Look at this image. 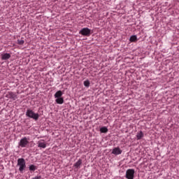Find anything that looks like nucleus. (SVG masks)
I'll list each match as a JSON object with an SVG mask.
<instances>
[{
  "instance_id": "f257e3e1",
  "label": "nucleus",
  "mask_w": 179,
  "mask_h": 179,
  "mask_svg": "<svg viewBox=\"0 0 179 179\" xmlns=\"http://www.w3.org/2000/svg\"><path fill=\"white\" fill-rule=\"evenodd\" d=\"M26 115L27 117H29V118H32L33 120H35V121H37V120H38V117H40L38 113H34V111H33V110L31 109H28L27 110Z\"/></svg>"
},
{
  "instance_id": "f03ea898",
  "label": "nucleus",
  "mask_w": 179,
  "mask_h": 179,
  "mask_svg": "<svg viewBox=\"0 0 179 179\" xmlns=\"http://www.w3.org/2000/svg\"><path fill=\"white\" fill-rule=\"evenodd\" d=\"M17 166H19V171L23 173V171L26 169V161L23 158H19L17 159Z\"/></svg>"
},
{
  "instance_id": "7ed1b4c3",
  "label": "nucleus",
  "mask_w": 179,
  "mask_h": 179,
  "mask_svg": "<svg viewBox=\"0 0 179 179\" xmlns=\"http://www.w3.org/2000/svg\"><path fill=\"white\" fill-rule=\"evenodd\" d=\"M135 176V169H127L126 171V178L127 179H134Z\"/></svg>"
},
{
  "instance_id": "20e7f679",
  "label": "nucleus",
  "mask_w": 179,
  "mask_h": 179,
  "mask_svg": "<svg viewBox=\"0 0 179 179\" xmlns=\"http://www.w3.org/2000/svg\"><path fill=\"white\" fill-rule=\"evenodd\" d=\"M29 145V140L27 139V137L22 138L20 142L18 143V145L20 148H26Z\"/></svg>"
},
{
  "instance_id": "39448f33",
  "label": "nucleus",
  "mask_w": 179,
  "mask_h": 179,
  "mask_svg": "<svg viewBox=\"0 0 179 179\" xmlns=\"http://www.w3.org/2000/svg\"><path fill=\"white\" fill-rule=\"evenodd\" d=\"M80 34H82V36H85L86 37L90 36L91 34V30L89 28H83L80 32Z\"/></svg>"
},
{
  "instance_id": "423d86ee",
  "label": "nucleus",
  "mask_w": 179,
  "mask_h": 179,
  "mask_svg": "<svg viewBox=\"0 0 179 179\" xmlns=\"http://www.w3.org/2000/svg\"><path fill=\"white\" fill-rule=\"evenodd\" d=\"M8 99H12V100H15L17 99V95L15 92H9L6 96Z\"/></svg>"
},
{
  "instance_id": "0eeeda50",
  "label": "nucleus",
  "mask_w": 179,
  "mask_h": 179,
  "mask_svg": "<svg viewBox=\"0 0 179 179\" xmlns=\"http://www.w3.org/2000/svg\"><path fill=\"white\" fill-rule=\"evenodd\" d=\"M38 148L45 149V148H47V143H45L44 140H40L38 141Z\"/></svg>"
},
{
  "instance_id": "6e6552de",
  "label": "nucleus",
  "mask_w": 179,
  "mask_h": 179,
  "mask_svg": "<svg viewBox=\"0 0 179 179\" xmlns=\"http://www.w3.org/2000/svg\"><path fill=\"white\" fill-rule=\"evenodd\" d=\"M2 61H6L10 58V54L9 53H3L1 55Z\"/></svg>"
},
{
  "instance_id": "1a4fd4ad",
  "label": "nucleus",
  "mask_w": 179,
  "mask_h": 179,
  "mask_svg": "<svg viewBox=\"0 0 179 179\" xmlns=\"http://www.w3.org/2000/svg\"><path fill=\"white\" fill-rule=\"evenodd\" d=\"M113 155H121L122 150L120 148H115L112 151Z\"/></svg>"
},
{
  "instance_id": "9d476101",
  "label": "nucleus",
  "mask_w": 179,
  "mask_h": 179,
  "mask_svg": "<svg viewBox=\"0 0 179 179\" xmlns=\"http://www.w3.org/2000/svg\"><path fill=\"white\" fill-rule=\"evenodd\" d=\"M143 136H144V134L142 131L138 132L136 134L137 141H141V139H142V138H143Z\"/></svg>"
},
{
  "instance_id": "9b49d317",
  "label": "nucleus",
  "mask_w": 179,
  "mask_h": 179,
  "mask_svg": "<svg viewBox=\"0 0 179 179\" xmlns=\"http://www.w3.org/2000/svg\"><path fill=\"white\" fill-rule=\"evenodd\" d=\"M62 97V91L59 90L55 94V99H59Z\"/></svg>"
},
{
  "instance_id": "f8f14e48",
  "label": "nucleus",
  "mask_w": 179,
  "mask_h": 179,
  "mask_svg": "<svg viewBox=\"0 0 179 179\" xmlns=\"http://www.w3.org/2000/svg\"><path fill=\"white\" fill-rule=\"evenodd\" d=\"M82 165V159H78V161L74 164V167L76 169H80V166Z\"/></svg>"
},
{
  "instance_id": "ddd939ff",
  "label": "nucleus",
  "mask_w": 179,
  "mask_h": 179,
  "mask_svg": "<svg viewBox=\"0 0 179 179\" xmlns=\"http://www.w3.org/2000/svg\"><path fill=\"white\" fill-rule=\"evenodd\" d=\"M130 41L131 43H136L138 41V37L134 35L130 37Z\"/></svg>"
},
{
  "instance_id": "4468645a",
  "label": "nucleus",
  "mask_w": 179,
  "mask_h": 179,
  "mask_svg": "<svg viewBox=\"0 0 179 179\" xmlns=\"http://www.w3.org/2000/svg\"><path fill=\"white\" fill-rule=\"evenodd\" d=\"M55 101L57 104H64V98H57L55 99Z\"/></svg>"
},
{
  "instance_id": "2eb2a0df",
  "label": "nucleus",
  "mask_w": 179,
  "mask_h": 179,
  "mask_svg": "<svg viewBox=\"0 0 179 179\" xmlns=\"http://www.w3.org/2000/svg\"><path fill=\"white\" fill-rule=\"evenodd\" d=\"M100 132H101V134H107V132H108V129L106 127H101L100 129Z\"/></svg>"
},
{
  "instance_id": "dca6fc26",
  "label": "nucleus",
  "mask_w": 179,
  "mask_h": 179,
  "mask_svg": "<svg viewBox=\"0 0 179 179\" xmlns=\"http://www.w3.org/2000/svg\"><path fill=\"white\" fill-rule=\"evenodd\" d=\"M29 169L30 171H36V170H37V166L32 164L29 166Z\"/></svg>"
},
{
  "instance_id": "f3484780",
  "label": "nucleus",
  "mask_w": 179,
  "mask_h": 179,
  "mask_svg": "<svg viewBox=\"0 0 179 179\" xmlns=\"http://www.w3.org/2000/svg\"><path fill=\"white\" fill-rule=\"evenodd\" d=\"M84 86H85V87H89V86H90V82L89 80L84 81Z\"/></svg>"
},
{
  "instance_id": "a211bd4d",
  "label": "nucleus",
  "mask_w": 179,
  "mask_h": 179,
  "mask_svg": "<svg viewBox=\"0 0 179 179\" xmlns=\"http://www.w3.org/2000/svg\"><path fill=\"white\" fill-rule=\"evenodd\" d=\"M17 44L19 45H23V44H24V41H23V40H17Z\"/></svg>"
},
{
  "instance_id": "6ab92c4d",
  "label": "nucleus",
  "mask_w": 179,
  "mask_h": 179,
  "mask_svg": "<svg viewBox=\"0 0 179 179\" xmlns=\"http://www.w3.org/2000/svg\"><path fill=\"white\" fill-rule=\"evenodd\" d=\"M32 179H41V176H36V177L33 178Z\"/></svg>"
}]
</instances>
